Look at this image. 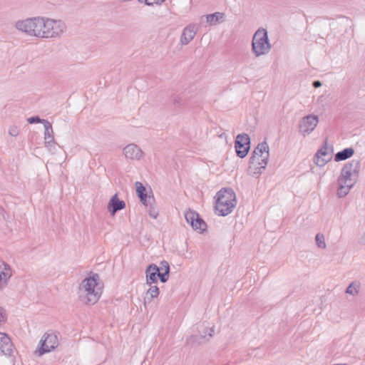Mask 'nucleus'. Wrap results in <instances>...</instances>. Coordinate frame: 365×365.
Wrapping results in <instances>:
<instances>
[{
	"mask_svg": "<svg viewBox=\"0 0 365 365\" xmlns=\"http://www.w3.org/2000/svg\"><path fill=\"white\" fill-rule=\"evenodd\" d=\"M98 274L85 278L78 287V297L85 304H96L102 294Z\"/></svg>",
	"mask_w": 365,
	"mask_h": 365,
	"instance_id": "2",
	"label": "nucleus"
},
{
	"mask_svg": "<svg viewBox=\"0 0 365 365\" xmlns=\"http://www.w3.org/2000/svg\"><path fill=\"white\" fill-rule=\"evenodd\" d=\"M6 320V313L4 309L0 308V322Z\"/></svg>",
	"mask_w": 365,
	"mask_h": 365,
	"instance_id": "35",
	"label": "nucleus"
},
{
	"mask_svg": "<svg viewBox=\"0 0 365 365\" xmlns=\"http://www.w3.org/2000/svg\"><path fill=\"white\" fill-rule=\"evenodd\" d=\"M202 18H205L208 25L212 26L222 23L225 21V14L222 12L217 11L202 16Z\"/></svg>",
	"mask_w": 365,
	"mask_h": 365,
	"instance_id": "18",
	"label": "nucleus"
},
{
	"mask_svg": "<svg viewBox=\"0 0 365 365\" xmlns=\"http://www.w3.org/2000/svg\"><path fill=\"white\" fill-rule=\"evenodd\" d=\"M215 212L220 216H226L231 213L237 205L235 192L231 188H222L217 192L215 197Z\"/></svg>",
	"mask_w": 365,
	"mask_h": 365,
	"instance_id": "3",
	"label": "nucleus"
},
{
	"mask_svg": "<svg viewBox=\"0 0 365 365\" xmlns=\"http://www.w3.org/2000/svg\"><path fill=\"white\" fill-rule=\"evenodd\" d=\"M44 145L49 152L53 154L56 153L57 143L55 140L44 142Z\"/></svg>",
	"mask_w": 365,
	"mask_h": 365,
	"instance_id": "30",
	"label": "nucleus"
},
{
	"mask_svg": "<svg viewBox=\"0 0 365 365\" xmlns=\"http://www.w3.org/2000/svg\"><path fill=\"white\" fill-rule=\"evenodd\" d=\"M235 147L238 157L245 158L250 148V138L246 133L239 134L236 137Z\"/></svg>",
	"mask_w": 365,
	"mask_h": 365,
	"instance_id": "9",
	"label": "nucleus"
},
{
	"mask_svg": "<svg viewBox=\"0 0 365 365\" xmlns=\"http://www.w3.org/2000/svg\"><path fill=\"white\" fill-rule=\"evenodd\" d=\"M146 283L149 285L157 282L158 277L160 275L159 267L155 264H150L145 270Z\"/></svg>",
	"mask_w": 365,
	"mask_h": 365,
	"instance_id": "15",
	"label": "nucleus"
},
{
	"mask_svg": "<svg viewBox=\"0 0 365 365\" xmlns=\"http://www.w3.org/2000/svg\"><path fill=\"white\" fill-rule=\"evenodd\" d=\"M160 275H159V278L161 282H166L169 278L170 273V265L167 261H162L160 262Z\"/></svg>",
	"mask_w": 365,
	"mask_h": 365,
	"instance_id": "22",
	"label": "nucleus"
},
{
	"mask_svg": "<svg viewBox=\"0 0 365 365\" xmlns=\"http://www.w3.org/2000/svg\"><path fill=\"white\" fill-rule=\"evenodd\" d=\"M59 345L58 336L53 331L46 332L39 341L38 348L34 351L35 355L41 356L56 349Z\"/></svg>",
	"mask_w": 365,
	"mask_h": 365,
	"instance_id": "6",
	"label": "nucleus"
},
{
	"mask_svg": "<svg viewBox=\"0 0 365 365\" xmlns=\"http://www.w3.org/2000/svg\"><path fill=\"white\" fill-rule=\"evenodd\" d=\"M41 16L20 19L15 22V29L28 36L38 38Z\"/></svg>",
	"mask_w": 365,
	"mask_h": 365,
	"instance_id": "5",
	"label": "nucleus"
},
{
	"mask_svg": "<svg viewBox=\"0 0 365 365\" xmlns=\"http://www.w3.org/2000/svg\"><path fill=\"white\" fill-rule=\"evenodd\" d=\"M198 28L195 24H190L184 28L180 36V43L187 45L195 36Z\"/></svg>",
	"mask_w": 365,
	"mask_h": 365,
	"instance_id": "13",
	"label": "nucleus"
},
{
	"mask_svg": "<svg viewBox=\"0 0 365 365\" xmlns=\"http://www.w3.org/2000/svg\"><path fill=\"white\" fill-rule=\"evenodd\" d=\"M252 52L257 58L268 54L272 49V44L268 37L267 31L264 28L258 29L252 39Z\"/></svg>",
	"mask_w": 365,
	"mask_h": 365,
	"instance_id": "4",
	"label": "nucleus"
},
{
	"mask_svg": "<svg viewBox=\"0 0 365 365\" xmlns=\"http://www.w3.org/2000/svg\"><path fill=\"white\" fill-rule=\"evenodd\" d=\"M9 133L10 135L16 137L19 133V128L16 125H12L9 129Z\"/></svg>",
	"mask_w": 365,
	"mask_h": 365,
	"instance_id": "33",
	"label": "nucleus"
},
{
	"mask_svg": "<svg viewBox=\"0 0 365 365\" xmlns=\"http://www.w3.org/2000/svg\"><path fill=\"white\" fill-rule=\"evenodd\" d=\"M354 153V150L352 148H347L341 151L338 152L334 155V160L339 162L350 158Z\"/></svg>",
	"mask_w": 365,
	"mask_h": 365,
	"instance_id": "21",
	"label": "nucleus"
},
{
	"mask_svg": "<svg viewBox=\"0 0 365 365\" xmlns=\"http://www.w3.org/2000/svg\"><path fill=\"white\" fill-rule=\"evenodd\" d=\"M27 121L30 124L41 123L43 125V122L48 121V120H45V119H41L38 116H32V117L29 118L27 119Z\"/></svg>",
	"mask_w": 365,
	"mask_h": 365,
	"instance_id": "32",
	"label": "nucleus"
},
{
	"mask_svg": "<svg viewBox=\"0 0 365 365\" xmlns=\"http://www.w3.org/2000/svg\"><path fill=\"white\" fill-rule=\"evenodd\" d=\"M148 207V212L151 217L156 219L158 216V210L157 209L155 202L147 206Z\"/></svg>",
	"mask_w": 365,
	"mask_h": 365,
	"instance_id": "29",
	"label": "nucleus"
},
{
	"mask_svg": "<svg viewBox=\"0 0 365 365\" xmlns=\"http://www.w3.org/2000/svg\"><path fill=\"white\" fill-rule=\"evenodd\" d=\"M318 123L319 118L317 115L311 114L303 117L298 125L299 133L304 137L309 135L314 131Z\"/></svg>",
	"mask_w": 365,
	"mask_h": 365,
	"instance_id": "7",
	"label": "nucleus"
},
{
	"mask_svg": "<svg viewBox=\"0 0 365 365\" xmlns=\"http://www.w3.org/2000/svg\"><path fill=\"white\" fill-rule=\"evenodd\" d=\"M48 17L41 16L38 38H47Z\"/></svg>",
	"mask_w": 365,
	"mask_h": 365,
	"instance_id": "23",
	"label": "nucleus"
},
{
	"mask_svg": "<svg viewBox=\"0 0 365 365\" xmlns=\"http://www.w3.org/2000/svg\"><path fill=\"white\" fill-rule=\"evenodd\" d=\"M262 156H264V154L257 155L258 158H256V160L255 161V163H257L260 167H261L262 160L263 159Z\"/></svg>",
	"mask_w": 365,
	"mask_h": 365,
	"instance_id": "36",
	"label": "nucleus"
},
{
	"mask_svg": "<svg viewBox=\"0 0 365 365\" xmlns=\"http://www.w3.org/2000/svg\"><path fill=\"white\" fill-rule=\"evenodd\" d=\"M207 330H209V332H208L209 336L212 337L215 334V327H212L208 328Z\"/></svg>",
	"mask_w": 365,
	"mask_h": 365,
	"instance_id": "37",
	"label": "nucleus"
},
{
	"mask_svg": "<svg viewBox=\"0 0 365 365\" xmlns=\"http://www.w3.org/2000/svg\"><path fill=\"white\" fill-rule=\"evenodd\" d=\"M139 198H140L141 202L145 206H148V205H150L153 202H155V198H154L153 195H148L147 192L143 193V195H142V197H139Z\"/></svg>",
	"mask_w": 365,
	"mask_h": 365,
	"instance_id": "26",
	"label": "nucleus"
},
{
	"mask_svg": "<svg viewBox=\"0 0 365 365\" xmlns=\"http://www.w3.org/2000/svg\"><path fill=\"white\" fill-rule=\"evenodd\" d=\"M173 104L175 106H181L184 104V100L182 97L176 96L173 99Z\"/></svg>",
	"mask_w": 365,
	"mask_h": 365,
	"instance_id": "34",
	"label": "nucleus"
},
{
	"mask_svg": "<svg viewBox=\"0 0 365 365\" xmlns=\"http://www.w3.org/2000/svg\"><path fill=\"white\" fill-rule=\"evenodd\" d=\"M316 245L319 248L325 249L327 247L324 235L322 233H317L315 236Z\"/></svg>",
	"mask_w": 365,
	"mask_h": 365,
	"instance_id": "27",
	"label": "nucleus"
},
{
	"mask_svg": "<svg viewBox=\"0 0 365 365\" xmlns=\"http://www.w3.org/2000/svg\"><path fill=\"white\" fill-rule=\"evenodd\" d=\"M108 207L112 215H114L118 211L125 207V203L123 200H120L118 194H115L110 200Z\"/></svg>",
	"mask_w": 365,
	"mask_h": 365,
	"instance_id": "17",
	"label": "nucleus"
},
{
	"mask_svg": "<svg viewBox=\"0 0 365 365\" xmlns=\"http://www.w3.org/2000/svg\"><path fill=\"white\" fill-rule=\"evenodd\" d=\"M123 154L128 159L139 160L143 157L144 153L136 144L130 143L123 148Z\"/></svg>",
	"mask_w": 365,
	"mask_h": 365,
	"instance_id": "14",
	"label": "nucleus"
},
{
	"mask_svg": "<svg viewBox=\"0 0 365 365\" xmlns=\"http://www.w3.org/2000/svg\"><path fill=\"white\" fill-rule=\"evenodd\" d=\"M47 38H58L66 31V24L61 20L48 18Z\"/></svg>",
	"mask_w": 365,
	"mask_h": 365,
	"instance_id": "8",
	"label": "nucleus"
},
{
	"mask_svg": "<svg viewBox=\"0 0 365 365\" xmlns=\"http://www.w3.org/2000/svg\"><path fill=\"white\" fill-rule=\"evenodd\" d=\"M332 158V152L329 151V148L325 143L324 145L317 150L314 155V162L319 167L324 166Z\"/></svg>",
	"mask_w": 365,
	"mask_h": 365,
	"instance_id": "12",
	"label": "nucleus"
},
{
	"mask_svg": "<svg viewBox=\"0 0 365 365\" xmlns=\"http://www.w3.org/2000/svg\"><path fill=\"white\" fill-rule=\"evenodd\" d=\"M263 159L261 163V168L264 169L268 163L269 159V146L266 141H263L257 145V146L255 148L252 155L250 158V163H255L256 158H257V155H263Z\"/></svg>",
	"mask_w": 365,
	"mask_h": 365,
	"instance_id": "10",
	"label": "nucleus"
},
{
	"mask_svg": "<svg viewBox=\"0 0 365 365\" xmlns=\"http://www.w3.org/2000/svg\"><path fill=\"white\" fill-rule=\"evenodd\" d=\"M322 86V83L319 81H315L313 82V86L314 88H319Z\"/></svg>",
	"mask_w": 365,
	"mask_h": 365,
	"instance_id": "38",
	"label": "nucleus"
},
{
	"mask_svg": "<svg viewBox=\"0 0 365 365\" xmlns=\"http://www.w3.org/2000/svg\"><path fill=\"white\" fill-rule=\"evenodd\" d=\"M160 290L158 286L156 285H150V288L145 292L143 303L144 305L146 306L148 304H150L153 299L157 298L159 296Z\"/></svg>",
	"mask_w": 365,
	"mask_h": 365,
	"instance_id": "20",
	"label": "nucleus"
},
{
	"mask_svg": "<svg viewBox=\"0 0 365 365\" xmlns=\"http://www.w3.org/2000/svg\"><path fill=\"white\" fill-rule=\"evenodd\" d=\"M0 349L6 356H11L13 353V344L10 338L2 332H0Z\"/></svg>",
	"mask_w": 365,
	"mask_h": 365,
	"instance_id": "16",
	"label": "nucleus"
},
{
	"mask_svg": "<svg viewBox=\"0 0 365 365\" xmlns=\"http://www.w3.org/2000/svg\"><path fill=\"white\" fill-rule=\"evenodd\" d=\"M11 275L10 266L4 261H0V283L6 284Z\"/></svg>",
	"mask_w": 365,
	"mask_h": 365,
	"instance_id": "19",
	"label": "nucleus"
},
{
	"mask_svg": "<svg viewBox=\"0 0 365 365\" xmlns=\"http://www.w3.org/2000/svg\"><path fill=\"white\" fill-rule=\"evenodd\" d=\"M43 126L45 140L44 142L55 140L51 123L49 121H45L43 122Z\"/></svg>",
	"mask_w": 365,
	"mask_h": 365,
	"instance_id": "24",
	"label": "nucleus"
},
{
	"mask_svg": "<svg viewBox=\"0 0 365 365\" xmlns=\"http://www.w3.org/2000/svg\"><path fill=\"white\" fill-rule=\"evenodd\" d=\"M360 288V282L357 281H354L351 283H350L349 285L347 287L346 289V293L354 297L356 296L359 293Z\"/></svg>",
	"mask_w": 365,
	"mask_h": 365,
	"instance_id": "25",
	"label": "nucleus"
},
{
	"mask_svg": "<svg viewBox=\"0 0 365 365\" xmlns=\"http://www.w3.org/2000/svg\"><path fill=\"white\" fill-rule=\"evenodd\" d=\"M136 192L138 197H142L143 193L146 192V189L140 182H135Z\"/></svg>",
	"mask_w": 365,
	"mask_h": 365,
	"instance_id": "31",
	"label": "nucleus"
},
{
	"mask_svg": "<svg viewBox=\"0 0 365 365\" xmlns=\"http://www.w3.org/2000/svg\"><path fill=\"white\" fill-rule=\"evenodd\" d=\"M359 170L360 162L357 160H352L344 165L337 180L339 187L336 195L339 197L341 198L348 195L357 182Z\"/></svg>",
	"mask_w": 365,
	"mask_h": 365,
	"instance_id": "1",
	"label": "nucleus"
},
{
	"mask_svg": "<svg viewBox=\"0 0 365 365\" xmlns=\"http://www.w3.org/2000/svg\"><path fill=\"white\" fill-rule=\"evenodd\" d=\"M207 334V331H204L203 334H200V336L198 337L197 336H191L187 341V343L188 344L195 345V344H200V342L198 341L199 339H203L205 337Z\"/></svg>",
	"mask_w": 365,
	"mask_h": 365,
	"instance_id": "28",
	"label": "nucleus"
},
{
	"mask_svg": "<svg viewBox=\"0 0 365 365\" xmlns=\"http://www.w3.org/2000/svg\"><path fill=\"white\" fill-rule=\"evenodd\" d=\"M185 218L187 222L190 224L194 230L200 231L205 230L206 224L196 212L190 210L186 211Z\"/></svg>",
	"mask_w": 365,
	"mask_h": 365,
	"instance_id": "11",
	"label": "nucleus"
}]
</instances>
